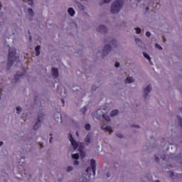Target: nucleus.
Listing matches in <instances>:
<instances>
[{"label":"nucleus","instance_id":"a211bd4d","mask_svg":"<svg viewBox=\"0 0 182 182\" xmlns=\"http://www.w3.org/2000/svg\"><path fill=\"white\" fill-rule=\"evenodd\" d=\"M126 83H134V79L133 77H128L125 79Z\"/></svg>","mask_w":182,"mask_h":182},{"label":"nucleus","instance_id":"f03ea898","mask_svg":"<svg viewBox=\"0 0 182 182\" xmlns=\"http://www.w3.org/2000/svg\"><path fill=\"white\" fill-rule=\"evenodd\" d=\"M68 140H70L74 150L78 149V150L80 151V156L83 159V157H85V153L82 151V149L84 147L83 143L76 141V140H75V139L72 136V134H69Z\"/></svg>","mask_w":182,"mask_h":182},{"label":"nucleus","instance_id":"2f4dec72","mask_svg":"<svg viewBox=\"0 0 182 182\" xmlns=\"http://www.w3.org/2000/svg\"><path fill=\"white\" fill-rule=\"evenodd\" d=\"M87 110V109L86 108V107H85L81 109V112H82V113H83V114H85L86 113Z\"/></svg>","mask_w":182,"mask_h":182},{"label":"nucleus","instance_id":"1a4fd4ad","mask_svg":"<svg viewBox=\"0 0 182 182\" xmlns=\"http://www.w3.org/2000/svg\"><path fill=\"white\" fill-rule=\"evenodd\" d=\"M54 120L57 123H62V114L60 112H55L54 114Z\"/></svg>","mask_w":182,"mask_h":182},{"label":"nucleus","instance_id":"c756f323","mask_svg":"<svg viewBox=\"0 0 182 182\" xmlns=\"http://www.w3.org/2000/svg\"><path fill=\"white\" fill-rule=\"evenodd\" d=\"M178 121L180 127H182V118H181V117H178Z\"/></svg>","mask_w":182,"mask_h":182},{"label":"nucleus","instance_id":"864d4df0","mask_svg":"<svg viewBox=\"0 0 182 182\" xmlns=\"http://www.w3.org/2000/svg\"><path fill=\"white\" fill-rule=\"evenodd\" d=\"M25 159H26L25 156H23V157L21 158V159H23V160H25Z\"/></svg>","mask_w":182,"mask_h":182},{"label":"nucleus","instance_id":"79ce46f5","mask_svg":"<svg viewBox=\"0 0 182 182\" xmlns=\"http://www.w3.org/2000/svg\"><path fill=\"white\" fill-rule=\"evenodd\" d=\"M110 176H111L110 172H107L106 177L109 178L110 177Z\"/></svg>","mask_w":182,"mask_h":182},{"label":"nucleus","instance_id":"423d86ee","mask_svg":"<svg viewBox=\"0 0 182 182\" xmlns=\"http://www.w3.org/2000/svg\"><path fill=\"white\" fill-rule=\"evenodd\" d=\"M90 171H92L93 176H96V161H95V159H91L90 166H88L86 169V173H87L89 176H92Z\"/></svg>","mask_w":182,"mask_h":182},{"label":"nucleus","instance_id":"603ef678","mask_svg":"<svg viewBox=\"0 0 182 182\" xmlns=\"http://www.w3.org/2000/svg\"><path fill=\"white\" fill-rule=\"evenodd\" d=\"M179 112H182V107L179 108Z\"/></svg>","mask_w":182,"mask_h":182},{"label":"nucleus","instance_id":"f257e3e1","mask_svg":"<svg viewBox=\"0 0 182 182\" xmlns=\"http://www.w3.org/2000/svg\"><path fill=\"white\" fill-rule=\"evenodd\" d=\"M19 62V57L16 56V48L11 47L9 49V58L7 63L8 69H11V67L14 63H18Z\"/></svg>","mask_w":182,"mask_h":182},{"label":"nucleus","instance_id":"4be33fe9","mask_svg":"<svg viewBox=\"0 0 182 182\" xmlns=\"http://www.w3.org/2000/svg\"><path fill=\"white\" fill-rule=\"evenodd\" d=\"M102 117L105 119V120H106V122H110V117H109V115L103 114Z\"/></svg>","mask_w":182,"mask_h":182},{"label":"nucleus","instance_id":"13d9d810","mask_svg":"<svg viewBox=\"0 0 182 182\" xmlns=\"http://www.w3.org/2000/svg\"><path fill=\"white\" fill-rule=\"evenodd\" d=\"M0 100H1V97H0Z\"/></svg>","mask_w":182,"mask_h":182},{"label":"nucleus","instance_id":"f8f14e48","mask_svg":"<svg viewBox=\"0 0 182 182\" xmlns=\"http://www.w3.org/2000/svg\"><path fill=\"white\" fill-rule=\"evenodd\" d=\"M68 14L70 15V16H75V14H76V11H75V9L73 7H70L68 9Z\"/></svg>","mask_w":182,"mask_h":182},{"label":"nucleus","instance_id":"3c124183","mask_svg":"<svg viewBox=\"0 0 182 182\" xmlns=\"http://www.w3.org/2000/svg\"><path fill=\"white\" fill-rule=\"evenodd\" d=\"M41 147H43V144H40Z\"/></svg>","mask_w":182,"mask_h":182},{"label":"nucleus","instance_id":"72a5a7b5","mask_svg":"<svg viewBox=\"0 0 182 182\" xmlns=\"http://www.w3.org/2000/svg\"><path fill=\"white\" fill-rule=\"evenodd\" d=\"M35 50H36V52H39V50H41V46H37L35 48Z\"/></svg>","mask_w":182,"mask_h":182},{"label":"nucleus","instance_id":"6e6552de","mask_svg":"<svg viewBox=\"0 0 182 182\" xmlns=\"http://www.w3.org/2000/svg\"><path fill=\"white\" fill-rule=\"evenodd\" d=\"M97 31L99 33H107V28L103 25H100L97 27Z\"/></svg>","mask_w":182,"mask_h":182},{"label":"nucleus","instance_id":"a878e982","mask_svg":"<svg viewBox=\"0 0 182 182\" xmlns=\"http://www.w3.org/2000/svg\"><path fill=\"white\" fill-rule=\"evenodd\" d=\"M23 2H27L28 5H33V0H23Z\"/></svg>","mask_w":182,"mask_h":182},{"label":"nucleus","instance_id":"cd10ccee","mask_svg":"<svg viewBox=\"0 0 182 182\" xmlns=\"http://www.w3.org/2000/svg\"><path fill=\"white\" fill-rule=\"evenodd\" d=\"M68 173H70V171H73V166H70L67 168Z\"/></svg>","mask_w":182,"mask_h":182},{"label":"nucleus","instance_id":"49530a36","mask_svg":"<svg viewBox=\"0 0 182 182\" xmlns=\"http://www.w3.org/2000/svg\"><path fill=\"white\" fill-rule=\"evenodd\" d=\"M80 1H81V2H87L88 1V0H80Z\"/></svg>","mask_w":182,"mask_h":182},{"label":"nucleus","instance_id":"f704fd0d","mask_svg":"<svg viewBox=\"0 0 182 182\" xmlns=\"http://www.w3.org/2000/svg\"><path fill=\"white\" fill-rule=\"evenodd\" d=\"M85 127L86 130H90V124H87Z\"/></svg>","mask_w":182,"mask_h":182},{"label":"nucleus","instance_id":"37998d69","mask_svg":"<svg viewBox=\"0 0 182 182\" xmlns=\"http://www.w3.org/2000/svg\"><path fill=\"white\" fill-rule=\"evenodd\" d=\"M53 139V137L51 136V137L50 138V140H49V143H50V144H52V143H53V141H52Z\"/></svg>","mask_w":182,"mask_h":182},{"label":"nucleus","instance_id":"412c9836","mask_svg":"<svg viewBox=\"0 0 182 182\" xmlns=\"http://www.w3.org/2000/svg\"><path fill=\"white\" fill-rule=\"evenodd\" d=\"M171 158L176 159L177 160H179V159H182L181 154H180V156H175L174 154H171Z\"/></svg>","mask_w":182,"mask_h":182},{"label":"nucleus","instance_id":"473e14b6","mask_svg":"<svg viewBox=\"0 0 182 182\" xmlns=\"http://www.w3.org/2000/svg\"><path fill=\"white\" fill-rule=\"evenodd\" d=\"M103 4H109V2H112V0H101Z\"/></svg>","mask_w":182,"mask_h":182},{"label":"nucleus","instance_id":"393cba45","mask_svg":"<svg viewBox=\"0 0 182 182\" xmlns=\"http://www.w3.org/2000/svg\"><path fill=\"white\" fill-rule=\"evenodd\" d=\"M72 158L74 159V160H77L79 159V154H74L72 155Z\"/></svg>","mask_w":182,"mask_h":182},{"label":"nucleus","instance_id":"5fc2aeb1","mask_svg":"<svg viewBox=\"0 0 182 182\" xmlns=\"http://www.w3.org/2000/svg\"><path fill=\"white\" fill-rule=\"evenodd\" d=\"M171 176H174V173L173 172H171Z\"/></svg>","mask_w":182,"mask_h":182},{"label":"nucleus","instance_id":"7ed1b4c3","mask_svg":"<svg viewBox=\"0 0 182 182\" xmlns=\"http://www.w3.org/2000/svg\"><path fill=\"white\" fill-rule=\"evenodd\" d=\"M123 5H124V2L123 0H116L114 1L110 8V12L111 14H113L114 15L116 14H118L120 11H122V9L123 8Z\"/></svg>","mask_w":182,"mask_h":182},{"label":"nucleus","instance_id":"39448f33","mask_svg":"<svg viewBox=\"0 0 182 182\" xmlns=\"http://www.w3.org/2000/svg\"><path fill=\"white\" fill-rule=\"evenodd\" d=\"M153 90V87L151 86V84H149L143 87V97L144 100H147L149 97H150V93H151V91Z\"/></svg>","mask_w":182,"mask_h":182},{"label":"nucleus","instance_id":"c03bdc74","mask_svg":"<svg viewBox=\"0 0 182 182\" xmlns=\"http://www.w3.org/2000/svg\"><path fill=\"white\" fill-rule=\"evenodd\" d=\"M61 102H62V103H63V106H65V100L62 99V100H61Z\"/></svg>","mask_w":182,"mask_h":182},{"label":"nucleus","instance_id":"5701e85b","mask_svg":"<svg viewBox=\"0 0 182 182\" xmlns=\"http://www.w3.org/2000/svg\"><path fill=\"white\" fill-rule=\"evenodd\" d=\"M16 110L17 114H21V113H22V107H17L16 108Z\"/></svg>","mask_w":182,"mask_h":182},{"label":"nucleus","instance_id":"4468645a","mask_svg":"<svg viewBox=\"0 0 182 182\" xmlns=\"http://www.w3.org/2000/svg\"><path fill=\"white\" fill-rule=\"evenodd\" d=\"M85 141L87 143V144H90V143L92 142V136L90 135V134H87Z\"/></svg>","mask_w":182,"mask_h":182},{"label":"nucleus","instance_id":"2eb2a0df","mask_svg":"<svg viewBox=\"0 0 182 182\" xmlns=\"http://www.w3.org/2000/svg\"><path fill=\"white\" fill-rule=\"evenodd\" d=\"M28 15L30 16L31 21H32V18L35 16V12H33V10L31 8L28 9Z\"/></svg>","mask_w":182,"mask_h":182},{"label":"nucleus","instance_id":"c9c22d12","mask_svg":"<svg viewBox=\"0 0 182 182\" xmlns=\"http://www.w3.org/2000/svg\"><path fill=\"white\" fill-rule=\"evenodd\" d=\"M146 36H147V38H150V36H151V33L149 31H147L146 33Z\"/></svg>","mask_w":182,"mask_h":182},{"label":"nucleus","instance_id":"ddd939ff","mask_svg":"<svg viewBox=\"0 0 182 182\" xmlns=\"http://www.w3.org/2000/svg\"><path fill=\"white\" fill-rule=\"evenodd\" d=\"M52 75L55 79L59 76V71L58 70V68H52Z\"/></svg>","mask_w":182,"mask_h":182},{"label":"nucleus","instance_id":"bb28decb","mask_svg":"<svg viewBox=\"0 0 182 182\" xmlns=\"http://www.w3.org/2000/svg\"><path fill=\"white\" fill-rule=\"evenodd\" d=\"M156 49H159V50H163V47H161L159 43L155 44Z\"/></svg>","mask_w":182,"mask_h":182},{"label":"nucleus","instance_id":"c85d7f7f","mask_svg":"<svg viewBox=\"0 0 182 182\" xmlns=\"http://www.w3.org/2000/svg\"><path fill=\"white\" fill-rule=\"evenodd\" d=\"M116 136L118 137V139H123V134H122V133L117 132Z\"/></svg>","mask_w":182,"mask_h":182},{"label":"nucleus","instance_id":"ea45409f","mask_svg":"<svg viewBox=\"0 0 182 182\" xmlns=\"http://www.w3.org/2000/svg\"><path fill=\"white\" fill-rule=\"evenodd\" d=\"M39 55H41V50H39V51H36V56H39Z\"/></svg>","mask_w":182,"mask_h":182},{"label":"nucleus","instance_id":"0eeeda50","mask_svg":"<svg viewBox=\"0 0 182 182\" xmlns=\"http://www.w3.org/2000/svg\"><path fill=\"white\" fill-rule=\"evenodd\" d=\"M45 117V114H39L38 117H37V122L35 123L34 126H33V129L34 130H38V129H39V127H41V123H42V122H43V119Z\"/></svg>","mask_w":182,"mask_h":182},{"label":"nucleus","instance_id":"58836bf2","mask_svg":"<svg viewBox=\"0 0 182 182\" xmlns=\"http://www.w3.org/2000/svg\"><path fill=\"white\" fill-rule=\"evenodd\" d=\"M74 166H79V161H74Z\"/></svg>","mask_w":182,"mask_h":182},{"label":"nucleus","instance_id":"8fccbe9b","mask_svg":"<svg viewBox=\"0 0 182 182\" xmlns=\"http://www.w3.org/2000/svg\"><path fill=\"white\" fill-rule=\"evenodd\" d=\"M150 9L149 7L146 8V11H149Z\"/></svg>","mask_w":182,"mask_h":182},{"label":"nucleus","instance_id":"a18cd8bd","mask_svg":"<svg viewBox=\"0 0 182 182\" xmlns=\"http://www.w3.org/2000/svg\"><path fill=\"white\" fill-rule=\"evenodd\" d=\"M4 145V141H0V147Z\"/></svg>","mask_w":182,"mask_h":182},{"label":"nucleus","instance_id":"9b49d317","mask_svg":"<svg viewBox=\"0 0 182 182\" xmlns=\"http://www.w3.org/2000/svg\"><path fill=\"white\" fill-rule=\"evenodd\" d=\"M101 129H102V130H104V132H107L108 133H109V134L113 133V129H112V127H110L109 125L106 126L105 124H102V125H101Z\"/></svg>","mask_w":182,"mask_h":182},{"label":"nucleus","instance_id":"aec40b11","mask_svg":"<svg viewBox=\"0 0 182 182\" xmlns=\"http://www.w3.org/2000/svg\"><path fill=\"white\" fill-rule=\"evenodd\" d=\"M143 55L144 56V58H146V59H147L149 60V62H151V58H150V55L149 54H147V53L144 52L143 53Z\"/></svg>","mask_w":182,"mask_h":182},{"label":"nucleus","instance_id":"9d476101","mask_svg":"<svg viewBox=\"0 0 182 182\" xmlns=\"http://www.w3.org/2000/svg\"><path fill=\"white\" fill-rule=\"evenodd\" d=\"M23 75H25V73H20L19 71H18L16 74L14 75V83L19 82V79H21V77H22Z\"/></svg>","mask_w":182,"mask_h":182},{"label":"nucleus","instance_id":"6ab92c4d","mask_svg":"<svg viewBox=\"0 0 182 182\" xmlns=\"http://www.w3.org/2000/svg\"><path fill=\"white\" fill-rule=\"evenodd\" d=\"M118 114H119V110L114 109L112 111L110 116H112V117H114V116H117Z\"/></svg>","mask_w":182,"mask_h":182},{"label":"nucleus","instance_id":"b1692460","mask_svg":"<svg viewBox=\"0 0 182 182\" xmlns=\"http://www.w3.org/2000/svg\"><path fill=\"white\" fill-rule=\"evenodd\" d=\"M136 31V35H140V33H141V28L136 27L134 28Z\"/></svg>","mask_w":182,"mask_h":182},{"label":"nucleus","instance_id":"de8ad7c7","mask_svg":"<svg viewBox=\"0 0 182 182\" xmlns=\"http://www.w3.org/2000/svg\"><path fill=\"white\" fill-rule=\"evenodd\" d=\"M29 41H32V36H29Z\"/></svg>","mask_w":182,"mask_h":182},{"label":"nucleus","instance_id":"e433bc0d","mask_svg":"<svg viewBox=\"0 0 182 182\" xmlns=\"http://www.w3.org/2000/svg\"><path fill=\"white\" fill-rule=\"evenodd\" d=\"M115 68H120V63L116 62L115 63Z\"/></svg>","mask_w":182,"mask_h":182},{"label":"nucleus","instance_id":"a19ab883","mask_svg":"<svg viewBox=\"0 0 182 182\" xmlns=\"http://www.w3.org/2000/svg\"><path fill=\"white\" fill-rule=\"evenodd\" d=\"M161 159H162V160H166V155H162L161 156Z\"/></svg>","mask_w":182,"mask_h":182},{"label":"nucleus","instance_id":"20e7f679","mask_svg":"<svg viewBox=\"0 0 182 182\" xmlns=\"http://www.w3.org/2000/svg\"><path fill=\"white\" fill-rule=\"evenodd\" d=\"M109 44L105 45L102 49L103 56H107V55L110 53V52L112 51V46L115 47L117 43V41H116V40L114 39H112L109 41Z\"/></svg>","mask_w":182,"mask_h":182},{"label":"nucleus","instance_id":"7c9ffc66","mask_svg":"<svg viewBox=\"0 0 182 182\" xmlns=\"http://www.w3.org/2000/svg\"><path fill=\"white\" fill-rule=\"evenodd\" d=\"M92 92H96V90H97V86L92 85Z\"/></svg>","mask_w":182,"mask_h":182},{"label":"nucleus","instance_id":"4d7b16f0","mask_svg":"<svg viewBox=\"0 0 182 182\" xmlns=\"http://www.w3.org/2000/svg\"><path fill=\"white\" fill-rule=\"evenodd\" d=\"M155 182H160V181H155Z\"/></svg>","mask_w":182,"mask_h":182},{"label":"nucleus","instance_id":"f3484780","mask_svg":"<svg viewBox=\"0 0 182 182\" xmlns=\"http://www.w3.org/2000/svg\"><path fill=\"white\" fill-rule=\"evenodd\" d=\"M76 5L80 11H85V5H83L82 3L77 1Z\"/></svg>","mask_w":182,"mask_h":182},{"label":"nucleus","instance_id":"4c0bfd02","mask_svg":"<svg viewBox=\"0 0 182 182\" xmlns=\"http://www.w3.org/2000/svg\"><path fill=\"white\" fill-rule=\"evenodd\" d=\"M159 161H160V159H159V157L157 156H155V161L156 163H159Z\"/></svg>","mask_w":182,"mask_h":182},{"label":"nucleus","instance_id":"6e6d98bb","mask_svg":"<svg viewBox=\"0 0 182 182\" xmlns=\"http://www.w3.org/2000/svg\"><path fill=\"white\" fill-rule=\"evenodd\" d=\"M136 127H137L138 129L140 127V126L139 125H136Z\"/></svg>","mask_w":182,"mask_h":182},{"label":"nucleus","instance_id":"dca6fc26","mask_svg":"<svg viewBox=\"0 0 182 182\" xmlns=\"http://www.w3.org/2000/svg\"><path fill=\"white\" fill-rule=\"evenodd\" d=\"M135 43L137 45V46H139V48H143V41L139 38H135Z\"/></svg>","mask_w":182,"mask_h":182},{"label":"nucleus","instance_id":"09e8293b","mask_svg":"<svg viewBox=\"0 0 182 182\" xmlns=\"http://www.w3.org/2000/svg\"><path fill=\"white\" fill-rule=\"evenodd\" d=\"M75 134L76 136H79V132H76Z\"/></svg>","mask_w":182,"mask_h":182}]
</instances>
